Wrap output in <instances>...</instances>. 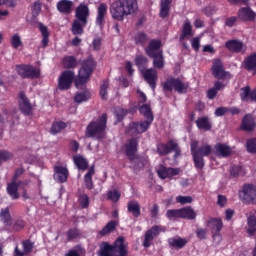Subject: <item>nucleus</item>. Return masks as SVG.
<instances>
[{
    "label": "nucleus",
    "mask_w": 256,
    "mask_h": 256,
    "mask_svg": "<svg viewBox=\"0 0 256 256\" xmlns=\"http://www.w3.org/2000/svg\"><path fill=\"white\" fill-rule=\"evenodd\" d=\"M137 9V0H116L109 7L111 18L119 22L125 21V17L133 15Z\"/></svg>",
    "instance_id": "1"
},
{
    "label": "nucleus",
    "mask_w": 256,
    "mask_h": 256,
    "mask_svg": "<svg viewBox=\"0 0 256 256\" xmlns=\"http://www.w3.org/2000/svg\"><path fill=\"white\" fill-rule=\"evenodd\" d=\"M107 129V113L102 114L96 120L91 121L85 130V137L87 139H96L102 141L106 137Z\"/></svg>",
    "instance_id": "2"
},
{
    "label": "nucleus",
    "mask_w": 256,
    "mask_h": 256,
    "mask_svg": "<svg viewBox=\"0 0 256 256\" xmlns=\"http://www.w3.org/2000/svg\"><path fill=\"white\" fill-rule=\"evenodd\" d=\"M99 256H127L129 250L125 246V237L119 236L113 244L108 242H102L100 250L98 251Z\"/></svg>",
    "instance_id": "3"
},
{
    "label": "nucleus",
    "mask_w": 256,
    "mask_h": 256,
    "mask_svg": "<svg viewBox=\"0 0 256 256\" xmlns=\"http://www.w3.org/2000/svg\"><path fill=\"white\" fill-rule=\"evenodd\" d=\"M163 42L159 39H152L149 41L147 47L144 48L145 54L150 59H153V65L156 69H163L165 61L163 58Z\"/></svg>",
    "instance_id": "4"
},
{
    "label": "nucleus",
    "mask_w": 256,
    "mask_h": 256,
    "mask_svg": "<svg viewBox=\"0 0 256 256\" xmlns=\"http://www.w3.org/2000/svg\"><path fill=\"white\" fill-rule=\"evenodd\" d=\"M95 67L96 64L95 60H93V57H88L82 62V66L79 70L78 76L74 81L76 87H82V85H85L89 82L93 71H95Z\"/></svg>",
    "instance_id": "5"
},
{
    "label": "nucleus",
    "mask_w": 256,
    "mask_h": 256,
    "mask_svg": "<svg viewBox=\"0 0 256 256\" xmlns=\"http://www.w3.org/2000/svg\"><path fill=\"white\" fill-rule=\"evenodd\" d=\"M156 151L160 157H165L174 152V159L181 157V148L176 140L170 139L166 143H158Z\"/></svg>",
    "instance_id": "6"
},
{
    "label": "nucleus",
    "mask_w": 256,
    "mask_h": 256,
    "mask_svg": "<svg viewBox=\"0 0 256 256\" xmlns=\"http://www.w3.org/2000/svg\"><path fill=\"white\" fill-rule=\"evenodd\" d=\"M162 89L163 91H169L170 93L174 89L176 93L183 95L187 93V90L189 89V84L188 82L181 81V79L179 78L170 77L166 79L164 83H162Z\"/></svg>",
    "instance_id": "7"
},
{
    "label": "nucleus",
    "mask_w": 256,
    "mask_h": 256,
    "mask_svg": "<svg viewBox=\"0 0 256 256\" xmlns=\"http://www.w3.org/2000/svg\"><path fill=\"white\" fill-rule=\"evenodd\" d=\"M239 199L245 205H256V187L253 184H244L239 191Z\"/></svg>",
    "instance_id": "8"
},
{
    "label": "nucleus",
    "mask_w": 256,
    "mask_h": 256,
    "mask_svg": "<svg viewBox=\"0 0 256 256\" xmlns=\"http://www.w3.org/2000/svg\"><path fill=\"white\" fill-rule=\"evenodd\" d=\"M211 71L213 77L219 81H230V79L233 78L231 72L225 71V66L223 65V61H221V59L213 60Z\"/></svg>",
    "instance_id": "9"
},
{
    "label": "nucleus",
    "mask_w": 256,
    "mask_h": 256,
    "mask_svg": "<svg viewBox=\"0 0 256 256\" xmlns=\"http://www.w3.org/2000/svg\"><path fill=\"white\" fill-rule=\"evenodd\" d=\"M139 149V138L132 137L126 141L122 146V153L127 157L130 163L135 161V156H137V151Z\"/></svg>",
    "instance_id": "10"
},
{
    "label": "nucleus",
    "mask_w": 256,
    "mask_h": 256,
    "mask_svg": "<svg viewBox=\"0 0 256 256\" xmlns=\"http://www.w3.org/2000/svg\"><path fill=\"white\" fill-rule=\"evenodd\" d=\"M16 71L22 79H39L41 70L27 64L17 65Z\"/></svg>",
    "instance_id": "11"
},
{
    "label": "nucleus",
    "mask_w": 256,
    "mask_h": 256,
    "mask_svg": "<svg viewBox=\"0 0 256 256\" xmlns=\"http://www.w3.org/2000/svg\"><path fill=\"white\" fill-rule=\"evenodd\" d=\"M75 81V71L65 70L63 71L58 78V89L60 91H67L71 89V85Z\"/></svg>",
    "instance_id": "12"
},
{
    "label": "nucleus",
    "mask_w": 256,
    "mask_h": 256,
    "mask_svg": "<svg viewBox=\"0 0 256 256\" xmlns=\"http://www.w3.org/2000/svg\"><path fill=\"white\" fill-rule=\"evenodd\" d=\"M151 125H153L152 120L131 122L128 126V133H130L132 137H137V135L147 132Z\"/></svg>",
    "instance_id": "13"
},
{
    "label": "nucleus",
    "mask_w": 256,
    "mask_h": 256,
    "mask_svg": "<svg viewBox=\"0 0 256 256\" xmlns=\"http://www.w3.org/2000/svg\"><path fill=\"white\" fill-rule=\"evenodd\" d=\"M190 151L191 154L196 153L200 157H209V155L213 153V147L208 143L203 144L199 147V142L197 140H194L190 144Z\"/></svg>",
    "instance_id": "14"
},
{
    "label": "nucleus",
    "mask_w": 256,
    "mask_h": 256,
    "mask_svg": "<svg viewBox=\"0 0 256 256\" xmlns=\"http://www.w3.org/2000/svg\"><path fill=\"white\" fill-rule=\"evenodd\" d=\"M20 185H23L24 187H27V185H29V180L18 181V182H14L12 180L11 182H9L7 184L6 193H7V195H9V197L13 201H17V199H19V197H21V194H19V186Z\"/></svg>",
    "instance_id": "15"
},
{
    "label": "nucleus",
    "mask_w": 256,
    "mask_h": 256,
    "mask_svg": "<svg viewBox=\"0 0 256 256\" xmlns=\"http://www.w3.org/2000/svg\"><path fill=\"white\" fill-rule=\"evenodd\" d=\"M161 231H163V227L158 225H154L148 229L144 235L143 247H145V249H149V247H151V243H153V239H155V237H159Z\"/></svg>",
    "instance_id": "16"
},
{
    "label": "nucleus",
    "mask_w": 256,
    "mask_h": 256,
    "mask_svg": "<svg viewBox=\"0 0 256 256\" xmlns=\"http://www.w3.org/2000/svg\"><path fill=\"white\" fill-rule=\"evenodd\" d=\"M89 15H91V11L89 10V6L87 4L81 3L79 6L76 7V21H81L83 25H87V23H89Z\"/></svg>",
    "instance_id": "17"
},
{
    "label": "nucleus",
    "mask_w": 256,
    "mask_h": 256,
    "mask_svg": "<svg viewBox=\"0 0 256 256\" xmlns=\"http://www.w3.org/2000/svg\"><path fill=\"white\" fill-rule=\"evenodd\" d=\"M141 74L144 77V81H146V83L151 87L152 91H155L157 87V79H159L158 72L155 68L146 69L141 72Z\"/></svg>",
    "instance_id": "18"
},
{
    "label": "nucleus",
    "mask_w": 256,
    "mask_h": 256,
    "mask_svg": "<svg viewBox=\"0 0 256 256\" xmlns=\"http://www.w3.org/2000/svg\"><path fill=\"white\" fill-rule=\"evenodd\" d=\"M19 109L23 115H33V105H31V101L27 98L25 92L19 93Z\"/></svg>",
    "instance_id": "19"
},
{
    "label": "nucleus",
    "mask_w": 256,
    "mask_h": 256,
    "mask_svg": "<svg viewBox=\"0 0 256 256\" xmlns=\"http://www.w3.org/2000/svg\"><path fill=\"white\" fill-rule=\"evenodd\" d=\"M22 248L23 251L19 249V246H16L14 249V256L29 255V253H31V251H33V249L35 248V242L31 241V239L23 240Z\"/></svg>",
    "instance_id": "20"
},
{
    "label": "nucleus",
    "mask_w": 256,
    "mask_h": 256,
    "mask_svg": "<svg viewBox=\"0 0 256 256\" xmlns=\"http://www.w3.org/2000/svg\"><path fill=\"white\" fill-rule=\"evenodd\" d=\"M256 128V121L255 117L252 114H246L242 118L240 129L242 131H246L247 133H251V131H255Z\"/></svg>",
    "instance_id": "21"
},
{
    "label": "nucleus",
    "mask_w": 256,
    "mask_h": 256,
    "mask_svg": "<svg viewBox=\"0 0 256 256\" xmlns=\"http://www.w3.org/2000/svg\"><path fill=\"white\" fill-rule=\"evenodd\" d=\"M54 179L58 183H67L69 179V170L65 166H55L54 167Z\"/></svg>",
    "instance_id": "22"
},
{
    "label": "nucleus",
    "mask_w": 256,
    "mask_h": 256,
    "mask_svg": "<svg viewBox=\"0 0 256 256\" xmlns=\"http://www.w3.org/2000/svg\"><path fill=\"white\" fill-rule=\"evenodd\" d=\"M107 4L105 3H101L99 4L98 8H97V15H96V25H98V27L100 29H103L105 27V17H107Z\"/></svg>",
    "instance_id": "23"
},
{
    "label": "nucleus",
    "mask_w": 256,
    "mask_h": 256,
    "mask_svg": "<svg viewBox=\"0 0 256 256\" xmlns=\"http://www.w3.org/2000/svg\"><path fill=\"white\" fill-rule=\"evenodd\" d=\"M73 1L60 0L56 4L57 11L62 15H71L73 13Z\"/></svg>",
    "instance_id": "24"
},
{
    "label": "nucleus",
    "mask_w": 256,
    "mask_h": 256,
    "mask_svg": "<svg viewBox=\"0 0 256 256\" xmlns=\"http://www.w3.org/2000/svg\"><path fill=\"white\" fill-rule=\"evenodd\" d=\"M173 0H160L159 17L160 19H167L171 15V5Z\"/></svg>",
    "instance_id": "25"
},
{
    "label": "nucleus",
    "mask_w": 256,
    "mask_h": 256,
    "mask_svg": "<svg viewBox=\"0 0 256 256\" xmlns=\"http://www.w3.org/2000/svg\"><path fill=\"white\" fill-rule=\"evenodd\" d=\"M255 17L256 13L249 7H243L238 11V19H240V21H255Z\"/></svg>",
    "instance_id": "26"
},
{
    "label": "nucleus",
    "mask_w": 256,
    "mask_h": 256,
    "mask_svg": "<svg viewBox=\"0 0 256 256\" xmlns=\"http://www.w3.org/2000/svg\"><path fill=\"white\" fill-rule=\"evenodd\" d=\"M187 243H189L187 238H181L180 236L168 238V245L170 249H183Z\"/></svg>",
    "instance_id": "27"
},
{
    "label": "nucleus",
    "mask_w": 256,
    "mask_h": 256,
    "mask_svg": "<svg viewBox=\"0 0 256 256\" xmlns=\"http://www.w3.org/2000/svg\"><path fill=\"white\" fill-rule=\"evenodd\" d=\"M206 225L207 227H211L212 233L215 232L214 235H219L223 229V220L221 218L210 217Z\"/></svg>",
    "instance_id": "28"
},
{
    "label": "nucleus",
    "mask_w": 256,
    "mask_h": 256,
    "mask_svg": "<svg viewBox=\"0 0 256 256\" xmlns=\"http://www.w3.org/2000/svg\"><path fill=\"white\" fill-rule=\"evenodd\" d=\"M243 42L239 41V40H228L225 43V47L226 49H228V51H230V53H241V51H243Z\"/></svg>",
    "instance_id": "29"
},
{
    "label": "nucleus",
    "mask_w": 256,
    "mask_h": 256,
    "mask_svg": "<svg viewBox=\"0 0 256 256\" xmlns=\"http://www.w3.org/2000/svg\"><path fill=\"white\" fill-rule=\"evenodd\" d=\"M215 151L218 157H224V158L231 157V153H233L231 146H227V144H223V143H217L215 145Z\"/></svg>",
    "instance_id": "30"
},
{
    "label": "nucleus",
    "mask_w": 256,
    "mask_h": 256,
    "mask_svg": "<svg viewBox=\"0 0 256 256\" xmlns=\"http://www.w3.org/2000/svg\"><path fill=\"white\" fill-rule=\"evenodd\" d=\"M196 127L200 131H211L213 129V124H211V121H209V117H199L196 120Z\"/></svg>",
    "instance_id": "31"
},
{
    "label": "nucleus",
    "mask_w": 256,
    "mask_h": 256,
    "mask_svg": "<svg viewBox=\"0 0 256 256\" xmlns=\"http://www.w3.org/2000/svg\"><path fill=\"white\" fill-rule=\"evenodd\" d=\"M180 219H187L193 221L197 219V213L191 206L180 208Z\"/></svg>",
    "instance_id": "32"
},
{
    "label": "nucleus",
    "mask_w": 256,
    "mask_h": 256,
    "mask_svg": "<svg viewBox=\"0 0 256 256\" xmlns=\"http://www.w3.org/2000/svg\"><path fill=\"white\" fill-rule=\"evenodd\" d=\"M127 212L131 213V215L135 218L141 216V205L137 202V200H130L127 203Z\"/></svg>",
    "instance_id": "33"
},
{
    "label": "nucleus",
    "mask_w": 256,
    "mask_h": 256,
    "mask_svg": "<svg viewBox=\"0 0 256 256\" xmlns=\"http://www.w3.org/2000/svg\"><path fill=\"white\" fill-rule=\"evenodd\" d=\"M73 162L79 171H87L89 169V162L82 155L73 156Z\"/></svg>",
    "instance_id": "34"
},
{
    "label": "nucleus",
    "mask_w": 256,
    "mask_h": 256,
    "mask_svg": "<svg viewBox=\"0 0 256 256\" xmlns=\"http://www.w3.org/2000/svg\"><path fill=\"white\" fill-rule=\"evenodd\" d=\"M138 109H139L140 115H143V117H145L146 120H148V121L155 120V116L153 115V110H151V105L143 104V105L139 106Z\"/></svg>",
    "instance_id": "35"
},
{
    "label": "nucleus",
    "mask_w": 256,
    "mask_h": 256,
    "mask_svg": "<svg viewBox=\"0 0 256 256\" xmlns=\"http://www.w3.org/2000/svg\"><path fill=\"white\" fill-rule=\"evenodd\" d=\"M243 68L246 71H253L256 68V53H252L244 59Z\"/></svg>",
    "instance_id": "36"
},
{
    "label": "nucleus",
    "mask_w": 256,
    "mask_h": 256,
    "mask_svg": "<svg viewBox=\"0 0 256 256\" xmlns=\"http://www.w3.org/2000/svg\"><path fill=\"white\" fill-rule=\"evenodd\" d=\"M0 221H2V223L5 225V227H11V225H13V219L11 218V213L9 212V207L1 209Z\"/></svg>",
    "instance_id": "37"
},
{
    "label": "nucleus",
    "mask_w": 256,
    "mask_h": 256,
    "mask_svg": "<svg viewBox=\"0 0 256 256\" xmlns=\"http://www.w3.org/2000/svg\"><path fill=\"white\" fill-rule=\"evenodd\" d=\"M134 63L136 67L138 68V71L142 73L143 71L147 70V65L149 63V59L143 55H137L134 59Z\"/></svg>",
    "instance_id": "38"
},
{
    "label": "nucleus",
    "mask_w": 256,
    "mask_h": 256,
    "mask_svg": "<svg viewBox=\"0 0 256 256\" xmlns=\"http://www.w3.org/2000/svg\"><path fill=\"white\" fill-rule=\"evenodd\" d=\"M38 29L42 35V47L45 49L49 45V28L43 25V23L38 24Z\"/></svg>",
    "instance_id": "39"
},
{
    "label": "nucleus",
    "mask_w": 256,
    "mask_h": 256,
    "mask_svg": "<svg viewBox=\"0 0 256 256\" xmlns=\"http://www.w3.org/2000/svg\"><path fill=\"white\" fill-rule=\"evenodd\" d=\"M77 65L78 62L75 56H64L62 59V66L64 69H75Z\"/></svg>",
    "instance_id": "40"
},
{
    "label": "nucleus",
    "mask_w": 256,
    "mask_h": 256,
    "mask_svg": "<svg viewBox=\"0 0 256 256\" xmlns=\"http://www.w3.org/2000/svg\"><path fill=\"white\" fill-rule=\"evenodd\" d=\"M135 45L145 47L149 43V36L145 32H138L134 36Z\"/></svg>",
    "instance_id": "41"
},
{
    "label": "nucleus",
    "mask_w": 256,
    "mask_h": 256,
    "mask_svg": "<svg viewBox=\"0 0 256 256\" xmlns=\"http://www.w3.org/2000/svg\"><path fill=\"white\" fill-rule=\"evenodd\" d=\"M93 175H95V167H91L88 172L84 175V183L86 189L91 191L94 187L93 185Z\"/></svg>",
    "instance_id": "42"
},
{
    "label": "nucleus",
    "mask_w": 256,
    "mask_h": 256,
    "mask_svg": "<svg viewBox=\"0 0 256 256\" xmlns=\"http://www.w3.org/2000/svg\"><path fill=\"white\" fill-rule=\"evenodd\" d=\"M86 25L87 24H83L80 20H74L71 26L72 35H83Z\"/></svg>",
    "instance_id": "43"
},
{
    "label": "nucleus",
    "mask_w": 256,
    "mask_h": 256,
    "mask_svg": "<svg viewBox=\"0 0 256 256\" xmlns=\"http://www.w3.org/2000/svg\"><path fill=\"white\" fill-rule=\"evenodd\" d=\"M186 37H193V26L191 22L186 21L182 27V34L180 35V41H185Z\"/></svg>",
    "instance_id": "44"
},
{
    "label": "nucleus",
    "mask_w": 256,
    "mask_h": 256,
    "mask_svg": "<svg viewBox=\"0 0 256 256\" xmlns=\"http://www.w3.org/2000/svg\"><path fill=\"white\" fill-rule=\"evenodd\" d=\"M114 229H117V223L112 220L108 222L104 228L99 232L101 237H105V235H109V233H113Z\"/></svg>",
    "instance_id": "45"
},
{
    "label": "nucleus",
    "mask_w": 256,
    "mask_h": 256,
    "mask_svg": "<svg viewBox=\"0 0 256 256\" xmlns=\"http://www.w3.org/2000/svg\"><path fill=\"white\" fill-rule=\"evenodd\" d=\"M67 128V123L63 121L54 122L51 126L50 133L51 135H57V133H61L63 129Z\"/></svg>",
    "instance_id": "46"
},
{
    "label": "nucleus",
    "mask_w": 256,
    "mask_h": 256,
    "mask_svg": "<svg viewBox=\"0 0 256 256\" xmlns=\"http://www.w3.org/2000/svg\"><path fill=\"white\" fill-rule=\"evenodd\" d=\"M133 163H134V168L137 171H141V169L145 168V165L147 163V159L142 155H136Z\"/></svg>",
    "instance_id": "47"
},
{
    "label": "nucleus",
    "mask_w": 256,
    "mask_h": 256,
    "mask_svg": "<svg viewBox=\"0 0 256 256\" xmlns=\"http://www.w3.org/2000/svg\"><path fill=\"white\" fill-rule=\"evenodd\" d=\"M191 155H192L194 167H196L197 169L203 170L205 168V158H203V156L197 155L196 152H194V154H191Z\"/></svg>",
    "instance_id": "48"
},
{
    "label": "nucleus",
    "mask_w": 256,
    "mask_h": 256,
    "mask_svg": "<svg viewBox=\"0 0 256 256\" xmlns=\"http://www.w3.org/2000/svg\"><path fill=\"white\" fill-rule=\"evenodd\" d=\"M89 99H91V93L89 91L79 92L74 97L75 103H83L89 101Z\"/></svg>",
    "instance_id": "49"
},
{
    "label": "nucleus",
    "mask_w": 256,
    "mask_h": 256,
    "mask_svg": "<svg viewBox=\"0 0 256 256\" xmlns=\"http://www.w3.org/2000/svg\"><path fill=\"white\" fill-rule=\"evenodd\" d=\"M67 241H74V239H79L81 237V232L79 228H70L66 232Z\"/></svg>",
    "instance_id": "50"
},
{
    "label": "nucleus",
    "mask_w": 256,
    "mask_h": 256,
    "mask_svg": "<svg viewBox=\"0 0 256 256\" xmlns=\"http://www.w3.org/2000/svg\"><path fill=\"white\" fill-rule=\"evenodd\" d=\"M107 199L112 201V203H119V199H121V192L118 190H110L106 194Z\"/></svg>",
    "instance_id": "51"
},
{
    "label": "nucleus",
    "mask_w": 256,
    "mask_h": 256,
    "mask_svg": "<svg viewBox=\"0 0 256 256\" xmlns=\"http://www.w3.org/2000/svg\"><path fill=\"white\" fill-rule=\"evenodd\" d=\"M240 91H241L240 93L241 101H249V99L251 100V94H252L251 87L249 86L242 87Z\"/></svg>",
    "instance_id": "52"
},
{
    "label": "nucleus",
    "mask_w": 256,
    "mask_h": 256,
    "mask_svg": "<svg viewBox=\"0 0 256 256\" xmlns=\"http://www.w3.org/2000/svg\"><path fill=\"white\" fill-rule=\"evenodd\" d=\"M166 217L171 219H181V209H169L166 211Z\"/></svg>",
    "instance_id": "53"
},
{
    "label": "nucleus",
    "mask_w": 256,
    "mask_h": 256,
    "mask_svg": "<svg viewBox=\"0 0 256 256\" xmlns=\"http://www.w3.org/2000/svg\"><path fill=\"white\" fill-rule=\"evenodd\" d=\"M107 89H109V80H104L102 85L100 86V97L101 99H103L104 101H107Z\"/></svg>",
    "instance_id": "54"
},
{
    "label": "nucleus",
    "mask_w": 256,
    "mask_h": 256,
    "mask_svg": "<svg viewBox=\"0 0 256 256\" xmlns=\"http://www.w3.org/2000/svg\"><path fill=\"white\" fill-rule=\"evenodd\" d=\"M246 151H248V153H256V137L246 141Z\"/></svg>",
    "instance_id": "55"
},
{
    "label": "nucleus",
    "mask_w": 256,
    "mask_h": 256,
    "mask_svg": "<svg viewBox=\"0 0 256 256\" xmlns=\"http://www.w3.org/2000/svg\"><path fill=\"white\" fill-rule=\"evenodd\" d=\"M78 203L82 209H87V207H89V195L80 194L78 197Z\"/></svg>",
    "instance_id": "56"
},
{
    "label": "nucleus",
    "mask_w": 256,
    "mask_h": 256,
    "mask_svg": "<svg viewBox=\"0 0 256 256\" xmlns=\"http://www.w3.org/2000/svg\"><path fill=\"white\" fill-rule=\"evenodd\" d=\"M127 109L124 108H117L115 110V117L118 121V123H121V121H123L125 119V117H127Z\"/></svg>",
    "instance_id": "57"
},
{
    "label": "nucleus",
    "mask_w": 256,
    "mask_h": 256,
    "mask_svg": "<svg viewBox=\"0 0 256 256\" xmlns=\"http://www.w3.org/2000/svg\"><path fill=\"white\" fill-rule=\"evenodd\" d=\"M11 45L13 49H19L23 46V41H21V36L19 34H14L11 39Z\"/></svg>",
    "instance_id": "58"
},
{
    "label": "nucleus",
    "mask_w": 256,
    "mask_h": 256,
    "mask_svg": "<svg viewBox=\"0 0 256 256\" xmlns=\"http://www.w3.org/2000/svg\"><path fill=\"white\" fill-rule=\"evenodd\" d=\"M157 175L160 179H169V168L160 165L159 169L157 170Z\"/></svg>",
    "instance_id": "59"
},
{
    "label": "nucleus",
    "mask_w": 256,
    "mask_h": 256,
    "mask_svg": "<svg viewBox=\"0 0 256 256\" xmlns=\"http://www.w3.org/2000/svg\"><path fill=\"white\" fill-rule=\"evenodd\" d=\"M13 231L19 233V231H23L25 229V222L23 219H18L13 223L12 226Z\"/></svg>",
    "instance_id": "60"
},
{
    "label": "nucleus",
    "mask_w": 256,
    "mask_h": 256,
    "mask_svg": "<svg viewBox=\"0 0 256 256\" xmlns=\"http://www.w3.org/2000/svg\"><path fill=\"white\" fill-rule=\"evenodd\" d=\"M176 201H177V203H180V205H187L188 203H193V197H191V196H177Z\"/></svg>",
    "instance_id": "61"
},
{
    "label": "nucleus",
    "mask_w": 256,
    "mask_h": 256,
    "mask_svg": "<svg viewBox=\"0 0 256 256\" xmlns=\"http://www.w3.org/2000/svg\"><path fill=\"white\" fill-rule=\"evenodd\" d=\"M242 172H243V167L239 165H234L231 167L230 175L231 177H239Z\"/></svg>",
    "instance_id": "62"
},
{
    "label": "nucleus",
    "mask_w": 256,
    "mask_h": 256,
    "mask_svg": "<svg viewBox=\"0 0 256 256\" xmlns=\"http://www.w3.org/2000/svg\"><path fill=\"white\" fill-rule=\"evenodd\" d=\"M196 237L200 239V241H203L207 239V229L205 228H198L196 231Z\"/></svg>",
    "instance_id": "63"
},
{
    "label": "nucleus",
    "mask_w": 256,
    "mask_h": 256,
    "mask_svg": "<svg viewBox=\"0 0 256 256\" xmlns=\"http://www.w3.org/2000/svg\"><path fill=\"white\" fill-rule=\"evenodd\" d=\"M41 13V2H35L32 6V16L39 17Z\"/></svg>",
    "instance_id": "64"
}]
</instances>
